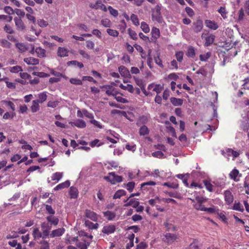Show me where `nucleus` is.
I'll return each instance as SVG.
<instances>
[{"instance_id":"nucleus-1","label":"nucleus","mask_w":249,"mask_h":249,"mask_svg":"<svg viewBox=\"0 0 249 249\" xmlns=\"http://www.w3.org/2000/svg\"><path fill=\"white\" fill-rule=\"evenodd\" d=\"M161 5L158 4L152 10V20L156 21L159 23H162L163 22L161 13Z\"/></svg>"},{"instance_id":"nucleus-2","label":"nucleus","mask_w":249,"mask_h":249,"mask_svg":"<svg viewBox=\"0 0 249 249\" xmlns=\"http://www.w3.org/2000/svg\"><path fill=\"white\" fill-rule=\"evenodd\" d=\"M104 178L112 184L122 181V177L117 176L114 173L111 172L108 174V176L104 177Z\"/></svg>"},{"instance_id":"nucleus-3","label":"nucleus","mask_w":249,"mask_h":249,"mask_svg":"<svg viewBox=\"0 0 249 249\" xmlns=\"http://www.w3.org/2000/svg\"><path fill=\"white\" fill-rule=\"evenodd\" d=\"M187 193L188 194L191 195V197L189 198V199L193 202L194 201V199H195L197 201L200 202H206L207 200L206 197L200 196L199 194H200V192L198 193L196 190L193 192L191 191H188Z\"/></svg>"},{"instance_id":"nucleus-4","label":"nucleus","mask_w":249,"mask_h":249,"mask_svg":"<svg viewBox=\"0 0 249 249\" xmlns=\"http://www.w3.org/2000/svg\"><path fill=\"white\" fill-rule=\"evenodd\" d=\"M52 225L49 223L44 222L41 224V230L42 231V238H45L48 236H50V231L52 229Z\"/></svg>"},{"instance_id":"nucleus-5","label":"nucleus","mask_w":249,"mask_h":249,"mask_svg":"<svg viewBox=\"0 0 249 249\" xmlns=\"http://www.w3.org/2000/svg\"><path fill=\"white\" fill-rule=\"evenodd\" d=\"M115 84L114 82L111 83L110 85H106L103 87L106 89V93L109 96H116L118 94V91L113 87Z\"/></svg>"},{"instance_id":"nucleus-6","label":"nucleus","mask_w":249,"mask_h":249,"mask_svg":"<svg viewBox=\"0 0 249 249\" xmlns=\"http://www.w3.org/2000/svg\"><path fill=\"white\" fill-rule=\"evenodd\" d=\"M229 177L231 179L234 181L238 182L240 180L242 174L239 173L237 169L234 168L230 173Z\"/></svg>"},{"instance_id":"nucleus-7","label":"nucleus","mask_w":249,"mask_h":249,"mask_svg":"<svg viewBox=\"0 0 249 249\" xmlns=\"http://www.w3.org/2000/svg\"><path fill=\"white\" fill-rule=\"evenodd\" d=\"M35 52L39 57H44L46 56V51L41 47H37L35 50L34 47L33 46L30 53L33 54Z\"/></svg>"},{"instance_id":"nucleus-8","label":"nucleus","mask_w":249,"mask_h":249,"mask_svg":"<svg viewBox=\"0 0 249 249\" xmlns=\"http://www.w3.org/2000/svg\"><path fill=\"white\" fill-rule=\"evenodd\" d=\"M125 204H124V207L132 206L133 208L137 207L139 205V202L136 198L130 199L129 197L124 201Z\"/></svg>"},{"instance_id":"nucleus-9","label":"nucleus","mask_w":249,"mask_h":249,"mask_svg":"<svg viewBox=\"0 0 249 249\" xmlns=\"http://www.w3.org/2000/svg\"><path fill=\"white\" fill-rule=\"evenodd\" d=\"M69 124L72 126H76L80 128H84L86 126V122L81 119H77L73 122H70Z\"/></svg>"},{"instance_id":"nucleus-10","label":"nucleus","mask_w":249,"mask_h":249,"mask_svg":"<svg viewBox=\"0 0 249 249\" xmlns=\"http://www.w3.org/2000/svg\"><path fill=\"white\" fill-rule=\"evenodd\" d=\"M205 24L207 27L213 30H215L219 27L217 23L213 20L209 19L205 20Z\"/></svg>"},{"instance_id":"nucleus-11","label":"nucleus","mask_w":249,"mask_h":249,"mask_svg":"<svg viewBox=\"0 0 249 249\" xmlns=\"http://www.w3.org/2000/svg\"><path fill=\"white\" fill-rule=\"evenodd\" d=\"M163 89V86L160 84H151L148 87V89L155 91L158 94L160 93Z\"/></svg>"},{"instance_id":"nucleus-12","label":"nucleus","mask_w":249,"mask_h":249,"mask_svg":"<svg viewBox=\"0 0 249 249\" xmlns=\"http://www.w3.org/2000/svg\"><path fill=\"white\" fill-rule=\"evenodd\" d=\"M225 200L228 205L231 204L233 201V196L231 192L226 190L224 193Z\"/></svg>"},{"instance_id":"nucleus-13","label":"nucleus","mask_w":249,"mask_h":249,"mask_svg":"<svg viewBox=\"0 0 249 249\" xmlns=\"http://www.w3.org/2000/svg\"><path fill=\"white\" fill-rule=\"evenodd\" d=\"M115 227L113 225H107L103 228L102 232L107 234L113 233L115 231Z\"/></svg>"},{"instance_id":"nucleus-14","label":"nucleus","mask_w":249,"mask_h":249,"mask_svg":"<svg viewBox=\"0 0 249 249\" xmlns=\"http://www.w3.org/2000/svg\"><path fill=\"white\" fill-rule=\"evenodd\" d=\"M64 232L65 229L64 228H59L53 230L50 234V237L51 238L58 237L61 236L64 233Z\"/></svg>"},{"instance_id":"nucleus-15","label":"nucleus","mask_w":249,"mask_h":249,"mask_svg":"<svg viewBox=\"0 0 249 249\" xmlns=\"http://www.w3.org/2000/svg\"><path fill=\"white\" fill-rule=\"evenodd\" d=\"M46 219L48 223H49L50 225H53L54 226H56L59 222L58 218L57 217L53 216V215H50L46 217Z\"/></svg>"},{"instance_id":"nucleus-16","label":"nucleus","mask_w":249,"mask_h":249,"mask_svg":"<svg viewBox=\"0 0 249 249\" xmlns=\"http://www.w3.org/2000/svg\"><path fill=\"white\" fill-rule=\"evenodd\" d=\"M85 216L92 221H96L97 220V215L94 212L90 210H86L85 213Z\"/></svg>"},{"instance_id":"nucleus-17","label":"nucleus","mask_w":249,"mask_h":249,"mask_svg":"<svg viewBox=\"0 0 249 249\" xmlns=\"http://www.w3.org/2000/svg\"><path fill=\"white\" fill-rule=\"evenodd\" d=\"M135 237V235L133 233H131L128 235L127 239L126 240V249H130V248L132 247L134 245V239Z\"/></svg>"},{"instance_id":"nucleus-18","label":"nucleus","mask_w":249,"mask_h":249,"mask_svg":"<svg viewBox=\"0 0 249 249\" xmlns=\"http://www.w3.org/2000/svg\"><path fill=\"white\" fill-rule=\"evenodd\" d=\"M71 185L70 181L69 180H66V181L59 184L53 189L54 191H58L62 190L65 188L69 187Z\"/></svg>"},{"instance_id":"nucleus-19","label":"nucleus","mask_w":249,"mask_h":249,"mask_svg":"<svg viewBox=\"0 0 249 249\" xmlns=\"http://www.w3.org/2000/svg\"><path fill=\"white\" fill-rule=\"evenodd\" d=\"M104 216L108 220H115L116 217V214L115 212H111L110 211H107L104 212Z\"/></svg>"},{"instance_id":"nucleus-20","label":"nucleus","mask_w":249,"mask_h":249,"mask_svg":"<svg viewBox=\"0 0 249 249\" xmlns=\"http://www.w3.org/2000/svg\"><path fill=\"white\" fill-rule=\"evenodd\" d=\"M119 71L123 77H128L130 75L129 71L124 66H121L119 68Z\"/></svg>"},{"instance_id":"nucleus-21","label":"nucleus","mask_w":249,"mask_h":249,"mask_svg":"<svg viewBox=\"0 0 249 249\" xmlns=\"http://www.w3.org/2000/svg\"><path fill=\"white\" fill-rule=\"evenodd\" d=\"M165 241L168 243H172L178 238L177 236L174 234L167 233L164 235Z\"/></svg>"},{"instance_id":"nucleus-22","label":"nucleus","mask_w":249,"mask_h":249,"mask_svg":"<svg viewBox=\"0 0 249 249\" xmlns=\"http://www.w3.org/2000/svg\"><path fill=\"white\" fill-rule=\"evenodd\" d=\"M24 61L28 65H35L39 63V60L38 59L32 57L25 58Z\"/></svg>"},{"instance_id":"nucleus-23","label":"nucleus","mask_w":249,"mask_h":249,"mask_svg":"<svg viewBox=\"0 0 249 249\" xmlns=\"http://www.w3.org/2000/svg\"><path fill=\"white\" fill-rule=\"evenodd\" d=\"M69 195L71 198H76L78 196V189L73 186L70 188Z\"/></svg>"},{"instance_id":"nucleus-24","label":"nucleus","mask_w":249,"mask_h":249,"mask_svg":"<svg viewBox=\"0 0 249 249\" xmlns=\"http://www.w3.org/2000/svg\"><path fill=\"white\" fill-rule=\"evenodd\" d=\"M57 55L61 57L67 56L68 55V51L65 48L59 47L57 51Z\"/></svg>"},{"instance_id":"nucleus-25","label":"nucleus","mask_w":249,"mask_h":249,"mask_svg":"<svg viewBox=\"0 0 249 249\" xmlns=\"http://www.w3.org/2000/svg\"><path fill=\"white\" fill-rule=\"evenodd\" d=\"M63 173L62 172H56L52 176V180L58 182L63 177Z\"/></svg>"},{"instance_id":"nucleus-26","label":"nucleus","mask_w":249,"mask_h":249,"mask_svg":"<svg viewBox=\"0 0 249 249\" xmlns=\"http://www.w3.org/2000/svg\"><path fill=\"white\" fill-rule=\"evenodd\" d=\"M33 235L35 239H38L42 237V232H41L38 228H34Z\"/></svg>"},{"instance_id":"nucleus-27","label":"nucleus","mask_w":249,"mask_h":249,"mask_svg":"<svg viewBox=\"0 0 249 249\" xmlns=\"http://www.w3.org/2000/svg\"><path fill=\"white\" fill-rule=\"evenodd\" d=\"M39 101L38 100H33L31 107V111L33 112H36L39 109Z\"/></svg>"},{"instance_id":"nucleus-28","label":"nucleus","mask_w":249,"mask_h":249,"mask_svg":"<svg viewBox=\"0 0 249 249\" xmlns=\"http://www.w3.org/2000/svg\"><path fill=\"white\" fill-rule=\"evenodd\" d=\"M226 153L228 156H232L233 157V159L238 157L240 155L239 152L234 151L233 150L230 148H228L226 150Z\"/></svg>"},{"instance_id":"nucleus-29","label":"nucleus","mask_w":249,"mask_h":249,"mask_svg":"<svg viewBox=\"0 0 249 249\" xmlns=\"http://www.w3.org/2000/svg\"><path fill=\"white\" fill-rule=\"evenodd\" d=\"M2 105H5L6 107L10 108L12 111L15 110V106L14 103L10 101L3 100L0 102Z\"/></svg>"},{"instance_id":"nucleus-30","label":"nucleus","mask_w":249,"mask_h":249,"mask_svg":"<svg viewBox=\"0 0 249 249\" xmlns=\"http://www.w3.org/2000/svg\"><path fill=\"white\" fill-rule=\"evenodd\" d=\"M232 209L240 212L244 211L243 205L239 202H235L232 206Z\"/></svg>"},{"instance_id":"nucleus-31","label":"nucleus","mask_w":249,"mask_h":249,"mask_svg":"<svg viewBox=\"0 0 249 249\" xmlns=\"http://www.w3.org/2000/svg\"><path fill=\"white\" fill-rule=\"evenodd\" d=\"M172 104L175 106H181L183 103V100L179 98L172 97L170 99Z\"/></svg>"},{"instance_id":"nucleus-32","label":"nucleus","mask_w":249,"mask_h":249,"mask_svg":"<svg viewBox=\"0 0 249 249\" xmlns=\"http://www.w3.org/2000/svg\"><path fill=\"white\" fill-rule=\"evenodd\" d=\"M14 20L16 25L18 28V29L22 30L25 28L24 24L21 19L16 18H14Z\"/></svg>"},{"instance_id":"nucleus-33","label":"nucleus","mask_w":249,"mask_h":249,"mask_svg":"<svg viewBox=\"0 0 249 249\" xmlns=\"http://www.w3.org/2000/svg\"><path fill=\"white\" fill-rule=\"evenodd\" d=\"M152 36L155 39L158 38L160 36V30L156 27H153L151 31Z\"/></svg>"},{"instance_id":"nucleus-34","label":"nucleus","mask_w":249,"mask_h":249,"mask_svg":"<svg viewBox=\"0 0 249 249\" xmlns=\"http://www.w3.org/2000/svg\"><path fill=\"white\" fill-rule=\"evenodd\" d=\"M204 202L197 201V203L194 204V208L197 210L201 211H204L205 210V207L202 204Z\"/></svg>"},{"instance_id":"nucleus-35","label":"nucleus","mask_w":249,"mask_h":249,"mask_svg":"<svg viewBox=\"0 0 249 249\" xmlns=\"http://www.w3.org/2000/svg\"><path fill=\"white\" fill-rule=\"evenodd\" d=\"M85 224L87 227L90 229H96L98 228L99 226L98 224L93 223L88 220L85 221Z\"/></svg>"},{"instance_id":"nucleus-36","label":"nucleus","mask_w":249,"mask_h":249,"mask_svg":"<svg viewBox=\"0 0 249 249\" xmlns=\"http://www.w3.org/2000/svg\"><path fill=\"white\" fill-rule=\"evenodd\" d=\"M149 129L145 125H143L140 128L139 133L141 136H144L149 134Z\"/></svg>"},{"instance_id":"nucleus-37","label":"nucleus","mask_w":249,"mask_h":249,"mask_svg":"<svg viewBox=\"0 0 249 249\" xmlns=\"http://www.w3.org/2000/svg\"><path fill=\"white\" fill-rule=\"evenodd\" d=\"M141 28L142 31L147 34L150 32V28L148 25L145 22H142L141 23Z\"/></svg>"},{"instance_id":"nucleus-38","label":"nucleus","mask_w":249,"mask_h":249,"mask_svg":"<svg viewBox=\"0 0 249 249\" xmlns=\"http://www.w3.org/2000/svg\"><path fill=\"white\" fill-rule=\"evenodd\" d=\"M204 185L206 189L209 192H212L213 191V186L208 180H204L203 181Z\"/></svg>"},{"instance_id":"nucleus-39","label":"nucleus","mask_w":249,"mask_h":249,"mask_svg":"<svg viewBox=\"0 0 249 249\" xmlns=\"http://www.w3.org/2000/svg\"><path fill=\"white\" fill-rule=\"evenodd\" d=\"M126 192L124 190H119L117 191L113 196L114 199L120 198L121 196L125 195Z\"/></svg>"},{"instance_id":"nucleus-40","label":"nucleus","mask_w":249,"mask_h":249,"mask_svg":"<svg viewBox=\"0 0 249 249\" xmlns=\"http://www.w3.org/2000/svg\"><path fill=\"white\" fill-rule=\"evenodd\" d=\"M204 211L209 213H217L218 211V209L214 206H212L210 208L205 207Z\"/></svg>"},{"instance_id":"nucleus-41","label":"nucleus","mask_w":249,"mask_h":249,"mask_svg":"<svg viewBox=\"0 0 249 249\" xmlns=\"http://www.w3.org/2000/svg\"><path fill=\"white\" fill-rule=\"evenodd\" d=\"M47 94L45 92H43L42 93H39L38 95V100H37L39 101V103H42L44 101H45L47 99Z\"/></svg>"},{"instance_id":"nucleus-42","label":"nucleus","mask_w":249,"mask_h":249,"mask_svg":"<svg viewBox=\"0 0 249 249\" xmlns=\"http://www.w3.org/2000/svg\"><path fill=\"white\" fill-rule=\"evenodd\" d=\"M1 81H4L6 84V86L9 89H15L16 87L15 84L13 82H10L8 81V78L7 77H4L3 78L0 79Z\"/></svg>"},{"instance_id":"nucleus-43","label":"nucleus","mask_w":249,"mask_h":249,"mask_svg":"<svg viewBox=\"0 0 249 249\" xmlns=\"http://www.w3.org/2000/svg\"><path fill=\"white\" fill-rule=\"evenodd\" d=\"M9 70L12 73H18L22 71V69L20 66H15L9 68Z\"/></svg>"},{"instance_id":"nucleus-44","label":"nucleus","mask_w":249,"mask_h":249,"mask_svg":"<svg viewBox=\"0 0 249 249\" xmlns=\"http://www.w3.org/2000/svg\"><path fill=\"white\" fill-rule=\"evenodd\" d=\"M101 24L105 27H110L112 25L111 21L107 18H104L101 21Z\"/></svg>"},{"instance_id":"nucleus-45","label":"nucleus","mask_w":249,"mask_h":249,"mask_svg":"<svg viewBox=\"0 0 249 249\" xmlns=\"http://www.w3.org/2000/svg\"><path fill=\"white\" fill-rule=\"evenodd\" d=\"M16 46L19 51L22 53L25 52L27 49V47L23 43H16Z\"/></svg>"},{"instance_id":"nucleus-46","label":"nucleus","mask_w":249,"mask_h":249,"mask_svg":"<svg viewBox=\"0 0 249 249\" xmlns=\"http://www.w3.org/2000/svg\"><path fill=\"white\" fill-rule=\"evenodd\" d=\"M107 33L110 36L117 37L119 35V32L116 30L108 28L107 30Z\"/></svg>"},{"instance_id":"nucleus-47","label":"nucleus","mask_w":249,"mask_h":249,"mask_svg":"<svg viewBox=\"0 0 249 249\" xmlns=\"http://www.w3.org/2000/svg\"><path fill=\"white\" fill-rule=\"evenodd\" d=\"M214 39V37L213 36L211 35V36H207L206 38V41L205 43V45L206 46H208L210 45L211 44H212L213 43Z\"/></svg>"},{"instance_id":"nucleus-48","label":"nucleus","mask_w":249,"mask_h":249,"mask_svg":"<svg viewBox=\"0 0 249 249\" xmlns=\"http://www.w3.org/2000/svg\"><path fill=\"white\" fill-rule=\"evenodd\" d=\"M167 129L168 132L170 134L171 136L177 138L176 132L175 128L171 126H167Z\"/></svg>"},{"instance_id":"nucleus-49","label":"nucleus","mask_w":249,"mask_h":249,"mask_svg":"<svg viewBox=\"0 0 249 249\" xmlns=\"http://www.w3.org/2000/svg\"><path fill=\"white\" fill-rule=\"evenodd\" d=\"M218 12L221 14L224 19L227 18V14L228 12L225 7H220V8L218 10Z\"/></svg>"},{"instance_id":"nucleus-50","label":"nucleus","mask_w":249,"mask_h":249,"mask_svg":"<svg viewBox=\"0 0 249 249\" xmlns=\"http://www.w3.org/2000/svg\"><path fill=\"white\" fill-rule=\"evenodd\" d=\"M187 249H199L198 243L197 240H194L193 242L189 245Z\"/></svg>"},{"instance_id":"nucleus-51","label":"nucleus","mask_w":249,"mask_h":249,"mask_svg":"<svg viewBox=\"0 0 249 249\" xmlns=\"http://www.w3.org/2000/svg\"><path fill=\"white\" fill-rule=\"evenodd\" d=\"M130 19L134 25L136 26H138L139 25V21L137 15L135 14H132L130 17Z\"/></svg>"},{"instance_id":"nucleus-52","label":"nucleus","mask_w":249,"mask_h":249,"mask_svg":"<svg viewBox=\"0 0 249 249\" xmlns=\"http://www.w3.org/2000/svg\"><path fill=\"white\" fill-rule=\"evenodd\" d=\"M128 33L130 37L133 40H136L137 39V35L135 31L129 28L128 29Z\"/></svg>"},{"instance_id":"nucleus-53","label":"nucleus","mask_w":249,"mask_h":249,"mask_svg":"<svg viewBox=\"0 0 249 249\" xmlns=\"http://www.w3.org/2000/svg\"><path fill=\"white\" fill-rule=\"evenodd\" d=\"M190 188H194L195 190L198 189H202L203 188V186L201 184L197 183V182H193L189 186Z\"/></svg>"},{"instance_id":"nucleus-54","label":"nucleus","mask_w":249,"mask_h":249,"mask_svg":"<svg viewBox=\"0 0 249 249\" xmlns=\"http://www.w3.org/2000/svg\"><path fill=\"white\" fill-rule=\"evenodd\" d=\"M163 185L173 189H176L178 186L177 183L171 182H165L163 184Z\"/></svg>"},{"instance_id":"nucleus-55","label":"nucleus","mask_w":249,"mask_h":249,"mask_svg":"<svg viewBox=\"0 0 249 249\" xmlns=\"http://www.w3.org/2000/svg\"><path fill=\"white\" fill-rule=\"evenodd\" d=\"M45 206L46 210L48 214L51 215H54L55 211L52 208V206L47 204L44 205Z\"/></svg>"},{"instance_id":"nucleus-56","label":"nucleus","mask_w":249,"mask_h":249,"mask_svg":"<svg viewBox=\"0 0 249 249\" xmlns=\"http://www.w3.org/2000/svg\"><path fill=\"white\" fill-rule=\"evenodd\" d=\"M135 183L134 182H129L126 185V188L129 192H132L134 187H135Z\"/></svg>"},{"instance_id":"nucleus-57","label":"nucleus","mask_w":249,"mask_h":249,"mask_svg":"<svg viewBox=\"0 0 249 249\" xmlns=\"http://www.w3.org/2000/svg\"><path fill=\"white\" fill-rule=\"evenodd\" d=\"M70 82L71 83L76 85H81L83 84L82 80L77 78H71Z\"/></svg>"},{"instance_id":"nucleus-58","label":"nucleus","mask_w":249,"mask_h":249,"mask_svg":"<svg viewBox=\"0 0 249 249\" xmlns=\"http://www.w3.org/2000/svg\"><path fill=\"white\" fill-rule=\"evenodd\" d=\"M40 249H49V243L45 240L41 241Z\"/></svg>"},{"instance_id":"nucleus-59","label":"nucleus","mask_w":249,"mask_h":249,"mask_svg":"<svg viewBox=\"0 0 249 249\" xmlns=\"http://www.w3.org/2000/svg\"><path fill=\"white\" fill-rule=\"evenodd\" d=\"M125 148L129 151L134 152L136 149V146L133 143H127L125 145Z\"/></svg>"},{"instance_id":"nucleus-60","label":"nucleus","mask_w":249,"mask_h":249,"mask_svg":"<svg viewBox=\"0 0 249 249\" xmlns=\"http://www.w3.org/2000/svg\"><path fill=\"white\" fill-rule=\"evenodd\" d=\"M108 10L109 11L110 14L114 17H117L118 15V12L117 10L113 8L111 6H108Z\"/></svg>"},{"instance_id":"nucleus-61","label":"nucleus","mask_w":249,"mask_h":249,"mask_svg":"<svg viewBox=\"0 0 249 249\" xmlns=\"http://www.w3.org/2000/svg\"><path fill=\"white\" fill-rule=\"evenodd\" d=\"M152 155L156 158H162L163 157L164 154L160 151H157L152 153Z\"/></svg>"},{"instance_id":"nucleus-62","label":"nucleus","mask_w":249,"mask_h":249,"mask_svg":"<svg viewBox=\"0 0 249 249\" xmlns=\"http://www.w3.org/2000/svg\"><path fill=\"white\" fill-rule=\"evenodd\" d=\"M37 24L40 27H45L48 25V23L47 21L43 19H38L37 20Z\"/></svg>"},{"instance_id":"nucleus-63","label":"nucleus","mask_w":249,"mask_h":249,"mask_svg":"<svg viewBox=\"0 0 249 249\" xmlns=\"http://www.w3.org/2000/svg\"><path fill=\"white\" fill-rule=\"evenodd\" d=\"M183 53L181 51L178 52L176 53V57L177 60L181 62L183 59Z\"/></svg>"},{"instance_id":"nucleus-64","label":"nucleus","mask_w":249,"mask_h":249,"mask_svg":"<svg viewBox=\"0 0 249 249\" xmlns=\"http://www.w3.org/2000/svg\"><path fill=\"white\" fill-rule=\"evenodd\" d=\"M89 242L79 243L78 244V247L80 249H87L88 247L89 246Z\"/></svg>"}]
</instances>
